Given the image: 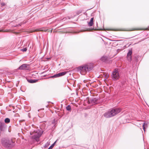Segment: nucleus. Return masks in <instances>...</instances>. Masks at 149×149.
<instances>
[{
    "instance_id": "f257e3e1",
    "label": "nucleus",
    "mask_w": 149,
    "mask_h": 149,
    "mask_svg": "<svg viewBox=\"0 0 149 149\" xmlns=\"http://www.w3.org/2000/svg\"><path fill=\"white\" fill-rule=\"evenodd\" d=\"M93 67V63H90L79 67V70L81 74L85 75L87 71H90Z\"/></svg>"
},
{
    "instance_id": "f03ea898",
    "label": "nucleus",
    "mask_w": 149,
    "mask_h": 149,
    "mask_svg": "<svg viewBox=\"0 0 149 149\" xmlns=\"http://www.w3.org/2000/svg\"><path fill=\"white\" fill-rule=\"evenodd\" d=\"M122 110V109L119 108H116L108 111L104 114V116L107 118L111 117L118 114Z\"/></svg>"
},
{
    "instance_id": "7ed1b4c3",
    "label": "nucleus",
    "mask_w": 149,
    "mask_h": 149,
    "mask_svg": "<svg viewBox=\"0 0 149 149\" xmlns=\"http://www.w3.org/2000/svg\"><path fill=\"white\" fill-rule=\"evenodd\" d=\"M148 28H133L130 29H112V30L114 31H140V30H148Z\"/></svg>"
},
{
    "instance_id": "20e7f679",
    "label": "nucleus",
    "mask_w": 149,
    "mask_h": 149,
    "mask_svg": "<svg viewBox=\"0 0 149 149\" xmlns=\"http://www.w3.org/2000/svg\"><path fill=\"white\" fill-rule=\"evenodd\" d=\"M2 145L7 148H11L13 146L12 140H4L2 142Z\"/></svg>"
},
{
    "instance_id": "39448f33",
    "label": "nucleus",
    "mask_w": 149,
    "mask_h": 149,
    "mask_svg": "<svg viewBox=\"0 0 149 149\" xmlns=\"http://www.w3.org/2000/svg\"><path fill=\"white\" fill-rule=\"evenodd\" d=\"M112 77L113 80H116L119 79L120 76L117 69H115L113 71Z\"/></svg>"
},
{
    "instance_id": "423d86ee",
    "label": "nucleus",
    "mask_w": 149,
    "mask_h": 149,
    "mask_svg": "<svg viewBox=\"0 0 149 149\" xmlns=\"http://www.w3.org/2000/svg\"><path fill=\"white\" fill-rule=\"evenodd\" d=\"M32 134L33 135L32 138L33 139H35L37 142L39 141V138L41 136V134L38 132H33Z\"/></svg>"
},
{
    "instance_id": "0eeeda50",
    "label": "nucleus",
    "mask_w": 149,
    "mask_h": 149,
    "mask_svg": "<svg viewBox=\"0 0 149 149\" xmlns=\"http://www.w3.org/2000/svg\"><path fill=\"white\" fill-rule=\"evenodd\" d=\"M67 73V72H60L59 73H58V74H57L53 76H52V78L53 77H61L63 76L66 73Z\"/></svg>"
},
{
    "instance_id": "6e6552de",
    "label": "nucleus",
    "mask_w": 149,
    "mask_h": 149,
    "mask_svg": "<svg viewBox=\"0 0 149 149\" xmlns=\"http://www.w3.org/2000/svg\"><path fill=\"white\" fill-rule=\"evenodd\" d=\"M132 50H129L128 52V53L127 55V60L130 61H131L132 60Z\"/></svg>"
},
{
    "instance_id": "1a4fd4ad",
    "label": "nucleus",
    "mask_w": 149,
    "mask_h": 149,
    "mask_svg": "<svg viewBox=\"0 0 149 149\" xmlns=\"http://www.w3.org/2000/svg\"><path fill=\"white\" fill-rule=\"evenodd\" d=\"M27 67V65L26 64H24L21 65L19 68V69L20 70H24Z\"/></svg>"
},
{
    "instance_id": "9d476101",
    "label": "nucleus",
    "mask_w": 149,
    "mask_h": 149,
    "mask_svg": "<svg viewBox=\"0 0 149 149\" xmlns=\"http://www.w3.org/2000/svg\"><path fill=\"white\" fill-rule=\"evenodd\" d=\"M93 18H92L91 19L90 21L88 23V26H92L93 24Z\"/></svg>"
},
{
    "instance_id": "9b49d317",
    "label": "nucleus",
    "mask_w": 149,
    "mask_h": 149,
    "mask_svg": "<svg viewBox=\"0 0 149 149\" xmlns=\"http://www.w3.org/2000/svg\"><path fill=\"white\" fill-rule=\"evenodd\" d=\"M27 81L30 83H36L38 81V80L36 79H27Z\"/></svg>"
},
{
    "instance_id": "f8f14e48",
    "label": "nucleus",
    "mask_w": 149,
    "mask_h": 149,
    "mask_svg": "<svg viewBox=\"0 0 149 149\" xmlns=\"http://www.w3.org/2000/svg\"><path fill=\"white\" fill-rule=\"evenodd\" d=\"M4 123H0V130L1 131H3V127L4 126Z\"/></svg>"
},
{
    "instance_id": "ddd939ff",
    "label": "nucleus",
    "mask_w": 149,
    "mask_h": 149,
    "mask_svg": "<svg viewBox=\"0 0 149 149\" xmlns=\"http://www.w3.org/2000/svg\"><path fill=\"white\" fill-rule=\"evenodd\" d=\"M47 30H43L41 29H36L34 31H32V32H35V31H44L46 32Z\"/></svg>"
},
{
    "instance_id": "4468645a",
    "label": "nucleus",
    "mask_w": 149,
    "mask_h": 149,
    "mask_svg": "<svg viewBox=\"0 0 149 149\" xmlns=\"http://www.w3.org/2000/svg\"><path fill=\"white\" fill-rule=\"evenodd\" d=\"M107 59V57H106V56H103V57H102L101 58V60L102 61L104 62V61H106Z\"/></svg>"
},
{
    "instance_id": "2eb2a0df",
    "label": "nucleus",
    "mask_w": 149,
    "mask_h": 149,
    "mask_svg": "<svg viewBox=\"0 0 149 149\" xmlns=\"http://www.w3.org/2000/svg\"><path fill=\"white\" fill-rule=\"evenodd\" d=\"M4 121L5 123H8L10 122V119L8 118H7L5 119Z\"/></svg>"
},
{
    "instance_id": "dca6fc26",
    "label": "nucleus",
    "mask_w": 149,
    "mask_h": 149,
    "mask_svg": "<svg viewBox=\"0 0 149 149\" xmlns=\"http://www.w3.org/2000/svg\"><path fill=\"white\" fill-rule=\"evenodd\" d=\"M66 109L68 111H71V107L70 105H68L66 107Z\"/></svg>"
},
{
    "instance_id": "f3484780",
    "label": "nucleus",
    "mask_w": 149,
    "mask_h": 149,
    "mask_svg": "<svg viewBox=\"0 0 149 149\" xmlns=\"http://www.w3.org/2000/svg\"><path fill=\"white\" fill-rule=\"evenodd\" d=\"M56 141H55L51 146L48 149H52Z\"/></svg>"
},
{
    "instance_id": "a211bd4d",
    "label": "nucleus",
    "mask_w": 149,
    "mask_h": 149,
    "mask_svg": "<svg viewBox=\"0 0 149 149\" xmlns=\"http://www.w3.org/2000/svg\"><path fill=\"white\" fill-rule=\"evenodd\" d=\"M104 75L105 78L106 79H107L109 77V75L108 74H104Z\"/></svg>"
},
{
    "instance_id": "6ab92c4d",
    "label": "nucleus",
    "mask_w": 149,
    "mask_h": 149,
    "mask_svg": "<svg viewBox=\"0 0 149 149\" xmlns=\"http://www.w3.org/2000/svg\"><path fill=\"white\" fill-rule=\"evenodd\" d=\"M22 51L24 52H26L27 50V49L26 48H24L22 49Z\"/></svg>"
},
{
    "instance_id": "aec40b11",
    "label": "nucleus",
    "mask_w": 149,
    "mask_h": 149,
    "mask_svg": "<svg viewBox=\"0 0 149 149\" xmlns=\"http://www.w3.org/2000/svg\"><path fill=\"white\" fill-rule=\"evenodd\" d=\"M145 123H144L143 125V129H144V125H145Z\"/></svg>"
},
{
    "instance_id": "412c9836",
    "label": "nucleus",
    "mask_w": 149,
    "mask_h": 149,
    "mask_svg": "<svg viewBox=\"0 0 149 149\" xmlns=\"http://www.w3.org/2000/svg\"><path fill=\"white\" fill-rule=\"evenodd\" d=\"M2 5L3 6H5V3H3L2 4Z\"/></svg>"
}]
</instances>
